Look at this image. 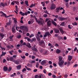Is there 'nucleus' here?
Listing matches in <instances>:
<instances>
[{
    "label": "nucleus",
    "mask_w": 78,
    "mask_h": 78,
    "mask_svg": "<svg viewBox=\"0 0 78 78\" xmlns=\"http://www.w3.org/2000/svg\"><path fill=\"white\" fill-rule=\"evenodd\" d=\"M52 77L54 78H56V76H55V75H53L52 76Z\"/></svg>",
    "instance_id": "nucleus-64"
},
{
    "label": "nucleus",
    "mask_w": 78,
    "mask_h": 78,
    "mask_svg": "<svg viewBox=\"0 0 78 78\" xmlns=\"http://www.w3.org/2000/svg\"><path fill=\"white\" fill-rule=\"evenodd\" d=\"M26 36H30V33H27V34H26Z\"/></svg>",
    "instance_id": "nucleus-62"
},
{
    "label": "nucleus",
    "mask_w": 78,
    "mask_h": 78,
    "mask_svg": "<svg viewBox=\"0 0 78 78\" xmlns=\"http://www.w3.org/2000/svg\"><path fill=\"white\" fill-rule=\"evenodd\" d=\"M52 74L51 73H48V76H51Z\"/></svg>",
    "instance_id": "nucleus-56"
},
{
    "label": "nucleus",
    "mask_w": 78,
    "mask_h": 78,
    "mask_svg": "<svg viewBox=\"0 0 78 78\" xmlns=\"http://www.w3.org/2000/svg\"><path fill=\"white\" fill-rule=\"evenodd\" d=\"M9 22H8L6 23V25L8 26H9L10 25V23H9L10 22V20H9Z\"/></svg>",
    "instance_id": "nucleus-45"
},
{
    "label": "nucleus",
    "mask_w": 78,
    "mask_h": 78,
    "mask_svg": "<svg viewBox=\"0 0 78 78\" xmlns=\"http://www.w3.org/2000/svg\"><path fill=\"white\" fill-rule=\"evenodd\" d=\"M32 40L33 41H35L36 40V38H33L32 39Z\"/></svg>",
    "instance_id": "nucleus-46"
},
{
    "label": "nucleus",
    "mask_w": 78,
    "mask_h": 78,
    "mask_svg": "<svg viewBox=\"0 0 78 78\" xmlns=\"http://www.w3.org/2000/svg\"><path fill=\"white\" fill-rule=\"evenodd\" d=\"M5 62H6V59H4L3 61V63H5Z\"/></svg>",
    "instance_id": "nucleus-55"
},
{
    "label": "nucleus",
    "mask_w": 78,
    "mask_h": 78,
    "mask_svg": "<svg viewBox=\"0 0 78 78\" xmlns=\"http://www.w3.org/2000/svg\"><path fill=\"white\" fill-rule=\"evenodd\" d=\"M64 61L63 60L59 62L58 64L59 67L61 68L62 67V66H63V64H64Z\"/></svg>",
    "instance_id": "nucleus-2"
},
{
    "label": "nucleus",
    "mask_w": 78,
    "mask_h": 78,
    "mask_svg": "<svg viewBox=\"0 0 78 78\" xmlns=\"http://www.w3.org/2000/svg\"><path fill=\"white\" fill-rule=\"evenodd\" d=\"M36 62V61L34 60V61H32L31 62V63L32 64H33V63H35Z\"/></svg>",
    "instance_id": "nucleus-53"
},
{
    "label": "nucleus",
    "mask_w": 78,
    "mask_h": 78,
    "mask_svg": "<svg viewBox=\"0 0 78 78\" xmlns=\"http://www.w3.org/2000/svg\"><path fill=\"white\" fill-rule=\"evenodd\" d=\"M71 26H72V25H68V28L69 29H72V27H71Z\"/></svg>",
    "instance_id": "nucleus-42"
},
{
    "label": "nucleus",
    "mask_w": 78,
    "mask_h": 78,
    "mask_svg": "<svg viewBox=\"0 0 78 78\" xmlns=\"http://www.w3.org/2000/svg\"><path fill=\"white\" fill-rule=\"evenodd\" d=\"M39 62H37V63L36 65V67H37V68H38V67H39Z\"/></svg>",
    "instance_id": "nucleus-27"
},
{
    "label": "nucleus",
    "mask_w": 78,
    "mask_h": 78,
    "mask_svg": "<svg viewBox=\"0 0 78 78\" xmlns=\"http://www.w3.org/2000/svg\"><path fill=\"white\" fill-rule=\"evenodd\" d=\"M12 30L13 33H15V31H16V29H15L14 28H12Z\"/></svg>",
    "instance_id": "nucleus-31"
},
{
    "label": "nucleus",
    "mask_w": 78,
    "mask_h": 78,
    "mask_svg": "<svg viewBox=\"0 0 78 78\" xmlns=\"http://www.w3.org/2000/svg\"><path fill=\"white\" fill-rule=\"evenodd\" d=\"M15 7L16 8V11H17V12H18V9H17V6H16Z\"/></svg>",
    "instance_id": "nucleus-52"
},
{
    "label": "nucleus",
    "mask_w": 78,
    "mask_h": 78,
    "mask_svg": "<svg viewBox=\"0 0 78 78\" xmlns=\"http://www.w3.org/2000/svg\"><path fill=\"white\" fill-rule=\"evenodd\" d=\"M14 62L16 64H19V62L18 60H14Z\"/></svg>",
    "instance_id": "nucleus-18"
},
{
    "label": "nucleus",
    "mask_w": 78,
    "mask_h": 78,
    "mask_svg": "<svg viewBox=\"0 0 78 78\" xmlns=\"http://www.w3.org/2000/svg\"><path fill=\"white\" fill-rule=\"evenodd\" d=\"M17 37L18 39H20V38H21V35H20V34H18L17 35Z\"/></svg>",
    "instance_id": "nucleus-16"
},
{
    "label": "nucleus",
    "mask_w": 78,
    "mask_h": 78,
    "mask_svg": "<svg viewBox=\"0 0 78 78\" xmlns=\"http://www.w3.org/2000/svg\"><path fill=\"white\" fill-rule=\"evenodd\" d=\"M39 78H44V76L42 74L40 75V76H38Z\"/></svg>",
    "instance_id": "nucleus-28"
},
{
    "label": "nucleus",
    "mask_w": 78,
    "mask_h": 78,
    "mask_svg": "<svg viewBox=\"0 0 78 78\" xmlns=\"http://www.w3.org/2000/svg\"><path fill=\"white\" fill-rule=\"evenodd\" d=\"M0 36L1 37V39H3V37L5 36V34H3L1 33L0 34Z\"/></svg>",
    "instance_id": "nucleus-19"
},
{
    "label": "nucleus",
    "mask_w": 78,
    "mask_h": 78,
    "mask_svg": "<svg viewBox=\"0 0 78 78\" xmlns=\"http://www.w3.org/2000/svg\"><path fill=\"white\" fill-rule=\"evenodd\" d=\"M62 56H59V61L60 62V61H62Z\"/></svg>",
    "instance_id": "nucleus-22"
},
{
    "label": "nucleus",
    "mask_w": 78,
    "mask_h": 78,
    "mask_svg": "<svg viewBox=\"0 0 78 78\" xmlns=\"http://www.w3.org/2000/svg\"><path fill=\"white\" fill-rule=\"evenodd\" d=\"M47 16H48L47 15V14H44L43 15V17H47Z\"/></svg>",
    "instance_id": "nucleus-48"
},
{
    "label": "nucleus",
    "mask_w": 78,
    "mask_h": 78,
    "mask_svg": "<svg viewBox=\"0 0 78 78\" xmlns=\"http://www.w3.org/2000/svg\"><path fill=\"white\" fill-rule=\"evenodd\" d=\"M18 52L19 53H22V51L20 49V50H18Z\"/></svg>",
    "instance_id": "nucleus-60"
},
{
    "label": "nucleus",
    "mask_w": 78,
    "mask_h": 78,
    "mask_svg": "<svg viewBox=\"0 0 78 78\" xmlns=\"http://www.w3.org/2000/svg\"><path fill=\"white\" fill-rule=\"evenodd\" d=\"M37 39V40L38 41H40V38H39V37H36Z\"/></svg>",
    "instance_id": "nucleus-44"
},
{
    "label": "nucleus",
    "mask_w": 78,
    "mask_h": 78,
    "mask_svg": "<svg viewBox=\"0 0 78 78\" xmlns=\"http://www.w3.org/2000/svg\"><path fill=\"white\" fill-rule=\"evenodd\" d=\"M56 52L57 53H58V54H59V53H60L61 52V50L59 49H57L56 50Z\"/></svg>",
    "instance_id": "nucleus-20"
},
{
    "label": "nucleus",
    "mask_w": 78,
    "mask_h": 78,
    "mask_svg": "<svg viewBox=\"0 0 78 78\" xmlns=\"http://www.w3.org/2000/svg\"><path fill=\"white\" fill-rule=\"evenodd\" d=\"M73 25H77V23L76 22H74L72 23Z\"/></svg>",
    "instance_id": "nucleus-47"
},
{
    "label": "nucleus",
    "mask_w": 78,
    "mask_h": 78,
    "mask_svg": "<svg viewBox=\"0 0 78 78\" xmlns=\"http://www.w3.org/2000/svg\"><path fill=\"white\" fill-rule=\"evenodd\" d=\"M50 34H52L53 33V30H52L50 32Z\"/></svg>",
    "instance_id": "nucleus-61"
},
{
    "label": "nucleus",
    "mask_w": 78,
    "mask_h": 78,
    "mask_svg": "<svg viewBox=\"0 0 78 78\" xmlns=\"http://www.w3.org/2000/svg\"><path fill=\"white\" fill-rule=\"evenodd\" d=\"M12 37L11 36H10L9 37V38L10 39L9 40V41H13V39H12Z\"/></svg>",
    "instance_id": "nucleus-34"
},
{
    "label": "nucleus",
    "mask_w": 78,
    "mask_h": 78,
    "mask_svg": "<svg viewBox=\"0 0 78 78\" xmlns=\"http://www.w3.org/2000/svg\"><path fill=\"white\" fill-rule=\"evenodd\" d=\"M35 58H36V57H35V56H32V59H34Z\"/></svg>",
    "instance_id": "nucleus-54"
},
{
    "label": "nucleus",
    "mask_w": 78,
    "mask_h": 78,
    "mask_svg": "<svg viewBox=\"0 0 78 78\" xmlns=\"http://www.w3.org/2000/svg\"><path fill=\"white\" fill-rule=\"evenodd\" d=\"M27 71V69H26L24 68L23 69H22V72H26Z\"/></svg>",
    "instance_id": "nucleus-39"
},
{
    "label": "nucleus",
    "mask_w": 78,
    "mask_h": 78,
    "mask_svg": "<svg viewBox=\"0 0 78 78\" xmlns=\"http://www.w3.org/2000/svg\"><path fill=\"white\" fill-rule=\"evenodd\" d=\"M25 3L26 5L28 6V1H25Z\"/></svg>",
    "instance_id": "nucleus-35"
},
{
    "label": "nucleus",
    "mask_w": 78,
    "mask_h": 78,
    "mask_svg": "<svg viewBox=\"0 0 78 78\" xmlns=\"http://www.w3.org/2000/svg\"><path fill=\"white\" fill-rule=\"evenodd\" d=\"M5 54H6V52H3V51H2V54L1 55V56H5Z\"/></svg>",
    "instance_id": "nucleus-24"
},
{
    "label": "nucleus",
    "mask_w": 78,
    "mask_h": 78,
    "mask_svg": "<svg viewBox=\"0 0 78 78\" xmlns=\"http://www.w3.org/2000/svg\"><path fill=\"white\" fill-rule=\"evenodd\" d=\"M64 23H65V22H63L61 23L60 24L61 26H64Z\"/></svg>",
    "instance_id": "nucleus-41"
},
{
    "label": "nucleus",
    "mask_w": 78,
    "mask_h": 78,
    "mask_svg": "<svg viewBox=\"0 0 78 78\" xmlns=\"http://www.w3.org/2000/svg\"><path fill=\"white\" fill-rule=\"evenodd\" d=\"M9 60L10 61L13 62L14 61V58L12 57H10L9 58Z\"/></svg>",
    "instance_id": "nucleus-21"
},
{
    "label": "nucleus",
    "mask_w": 78,
    "mask_h": 78,
    "mask_svg": "<svg viewBox=\"0 0 78 78\" xmlns=\"http://www.w3.org/2000/svg\"><path fill=\"white\" fill-rule=\"evenodd\" d=\"M8 67L6 66H4L3 67V70L4 72H6V71H7L8 70Z\"/></svg>",
    "instance_id": "nucleus-15"
},
{
    "label": "nucleus",
    "mask_w": 78,
    "mask_h": 78,
    "mask_svg": "<svg viewBox=\"0 0 78 78\" xmlns=\"http://www.w3.org/2000/svg\"><path fill=\"white\" fill-rule=\"evenodd\" d=\"M14 3H15V1H13L12 2H11V5H14Z\"/></svg>",
    "instance_id": "nucleus-51"
},
{
    "label": "nucleus",
    "mask_w": 78,
    "mask_h": 78,
    "mask_svg": "<svg viewBox=\"0 0 78 78\" xmlns=\"http://www.w3.org/2000/svg\"><path fill=\"white\" fill-rule=\"evenodd\" d=\"M51 25V21L50 20H49L47 23V25L49 27H50Z\"/></svg>",
    "instance_id": "nucleus-7"
},
{
    "label": "nucleus",
    "mask_w": 78,
    "mask_h": 78,
    "mask_svg": "<svg viewBox=\"0 0 78 78\" xmlns=\"http://www.w3.org/2000/svg\"><path fill=\"white\" fill-rule=\"evenodd\" d=\"M37 23H39V24H42V21H40L39 20H37Z\"/></svg>",
    "instance_id": "nucleus-26"
},
{
    "label": "nucleus",
    "mask_w": 78,
    "mask_h": 78,
    "mask_svg": "<svg viewBox=\"0 0 78 78\" xmlns=\"http://www.w3.org/2000/svg\"><path fill=\"white\" fill-rule=\"evenodd\" d=\"M43 43V41L39 42L38 43L39 45L40 46H42V44Z\"/></svg>",
    "instance_id": "nucleus-33"
},
{
    "label": "nucleus",
    "mask_w": 78,
    "mask_h": 78,
    "mask_svg": "<svg viewBox=\"0 0 78 78\" xmlns=\"http://www.w3.org/2000/svg\"><path fill=\"white\" fill-rule=\"evenodd\" d=\"M34 34H32L29 36V37H30V38H31L32 37H34Z\"/></svg>",
    "instance_id": "nucleus-43"
},
{
    "label": "nucleus",
    "mask_w": 78,
    "mask_h": 78,
    "mask_svg": "<svg viewBox=\"0 0 78 78\" xmlns=\"http://www.w3.org/2000/svg\"><path fill=\"white\" fill-rule=\"evenodd\" d=\"M50 34L49 32H47L45 33V34L44 35L43 37H46L47 36H50Z\"/></svg>",
    "instance_id": "nucleus-5"
},
{
    "label": "nucleus",
    "mask_w": 78,
    "mask_h": 78,
    "mask_svg": "<svg viewBox=\"0 0 78 78\" xmlns=\"http://www.w3.org/2000/svg\"><path fill=\"white\" fill-rule=\"evenodd\" d=\"M11 70H12V69L11 68L9 67V68L7 70L8 72H10L11 71Z\"/></svg>",
    "instance_id": "nucleus-38"
},
{
    "label": "nucleus",
    "mask_w": 78,
    "mask_h": 78,
    "mask_svg": "<svg viewBox=\"0 0 78 78\" xmlns=\"http://www.w3.org/2000/svg\"><path fill=\"white\" fill-rule=\"evenodd\" d=\"M20 28L19 27H16V29L17 30V31H18V29H19Z\"/></svg>",
    "instance_id": "nucleus-63"
},
{
    "label": "nucleus",
    "mask_w": 78,
    "mask_h": 78,
    "mask_svg": "<svg viewBox=\"0 0 78 78\" xmlns=\"http://www.w3.org/2000/svg\"><path fill=\"white\" fill-rule=\"evenodd\" d=\"M58 19L59 20H60V21H63V20H67V18H62V17L60 16H58Z\"/></svg>",
    "instance_id": "nucleus-3"
},
{
    "label": "nucleus",
    "mask_w": 78,
    "mask_h": 78,
    "mask_svg": "<svg viewBox=\"0 0 78 78\" xmlns=\"http://www.w3.org/2000/svg\"><path fill=\"white\" fill-rule=\"evenodd\" d=\"M26 45L28 47H29V48H31V46L30 45V44L29 43H27Z\"/></svg>",
    "instance_id": "nucleus-17"
},
{
    "label": "nucleus",
    "mask_w": 78,
    "mask_h": 78,
    "mask_svg": "<svg viewBox=\"0 0 78 78\" xmlns=\"http://www.w3.org/2000/svg\"><path fill=\"white\" fill-rule=\"evenodd\" d=\"M17 70H20L21 68L22 67V65H19L16 66Z\"/></svg>",
    "instance_id": "nucleus-6"
},
{
    "label": "nucleus",
    "mask_w": 78,
    "mask_h": 78,
    "mask_svg": "<svg viewBox=\"0 0 78 78\" xmlns=\"http://www.w3.org/2000/svg\"><path fill=\"white\" fill-rule=\"evenodd\" d=\"M56 9V5L53 4H52L51 5V7H50V9H51V10H52V9Z\"/></svg>",
    "instance_id": "nucleus-4"
},
{
    "label": "nucleus",
    "mask_w": 78,
    "mask_h": 78,
    "mask_svg": "<svg viewBox=\"0 0 78 78\" xmlns=\"http://www.w3.org/2000/svg\"><path fill=\"white\" fill-rule=\"evenodd\" d=\"M48 63L50 64H52V62L51 61H49Z\"/></svg>",
    "instance_id": "nucleus-58"
},
{
    "label": "nucleus",
    "mask_w": 78,
    "mask_h": 78,
    "mask_svg": "<svg viewBox=\"0 0 78 78\" xmlns=\"http://www.w3.org/2000/svg\"><path fill=\"white\" fill-rule=\"evenodd\" d=\"M59 30H60L61 33H62V34H64V31L62 29V28H60Z\"/></svg>",
    "instance_id": "nucleus-23"
},
{
    "label": "nucleus",
    "mask_w": 78,
    "mask_h": 78,
    "mask_svg": "<svg viewBox=\"0 0 78 78\" xmlns=\"http://www.w3.org/2000/svg\"><path fill=\"white\" fill-rule=\"evenodd\" d=\"M72 59V56L70 55H69L68 56V59L69 61H71Z\"/></svg>",
    "instance_id": "nucleus-12"
},
{
    "label": "nucleus",
    "mask_w": 78,
    "mask_h": 78,
    "mask_svg": "<svg viewBox=\"0 0 78 78\" xmlns=\"http://www.w3.org/2000/svg\"><path fill=\"white\" fill-rule=\"evenodd\" d=\"M46 63V61L45 60H44L42 61L41 62V65H44Z\"/></svg>",
    "instance_id": "nucleus-14"
},
{
    "label": "nucleus",
    "mask_w": 78,
    "mask_h": 78,
    "mask_svg": "<svg viewBox=\"0 0 78 78\" xmlns=\"http://www.w3.org/2000/svg\"><path fill=\"white\" fill-rule=\"evenodd\" d=\"M54 30L55 32V33H59V30L58 29H54Z\"/></svg>",
    "instance_id": "nucleus-11"
},
{
    "label": "nucleus",
    "mask_w": 78,
    "mask_h": 78,
    "mask_svg": "<svg viewBox=\"0 0 78 78\" xmlns=\"http://www.w3.org/2000/svg\"><path fill=\"white\" fill-rule=\"evenodd\" d=\"M43 72H44V73H46L47 72V71H46V69H44L43 71Z\"/></svg>",
    "instance_id": "nucleus-59"
},
{
    "label": "nucleus",
    "mask_w": 78,
    "mask_h": 78,
    "mask_svg": "<svg viewBox=\"0 0 78 78\" xmlns=\"http://www.w3.org/2000/svg\"><path fill=\"white\" fill-rule=\"evenodd\" d=\"M58 39H59V40H63V38L62 37L59 36L58 37Z\"/></svg>",
    "instance_id": "nucleus-30"
},
{
    "label": "nucleus",
    "mask_w": 78,
    "mask_h": 78,
    "mask_svg": "<svg viewBox=\"0 0 78 78\" xmlns=\"http://www.w3.org/2000/svg\"><path fill=\"white\" fill-rule=\"evenodd\" d=\"M43 50H44L40 48L39 49V51H40L41 53H42V52L43 51Z\"/></svg>",
    "instance_id": "nucleus-37"
},
{
    "label": "nucleus",
    "mask_w": 78,
    "mask_h": 78,
    "mask_svg": "<svg viewBox=\"0 0 78 78\" xmlns=\"http://www.w3.org/2000/svg\"><path fill=\"white\" fill-rule=\"evenodd\" d=\"M1 5L3 7H5V6H7V3H5L4 4L3 2H1Z\"/></svg>",
    "instance_id": "nucleus-8"
},
{
    "label": "nucleus",
    "mask_w": 78,
    "mask_h": 78,
    "mask_svg": "<svg viewBox=\"0 0 78 78\" xmlns=\"http://www.w3.org/2000/svg\"><path fill=\"white\" fill-rule=\"evenodd\" d=\"M13 20H14V23H15V24L17 23V19H16V18H13Z\"/></svg>",
    "instance_id": "nucleus-25"
},
{
    "label": "nucleus",
    "mask_w": 78,
    "mask_h": 78,
    "mask_svg": "<svg viewBox=\"0 0 78 78\" xmlns=\"http://www.w3.org/2000/svg\"><path fill=\"white\" fill-rule=\"evenodd\" d=\"M44 13H46V14H48L49 15H50V13H48V12L47 11V10H45L44 11Z\"/></svg>",
    "instance_id": "nucleus-36"
},
{
    "label": "nucleus",
    "mask_w": 78,
    "mask_h": 78,
    "mask_svg": "<svg viewBox=\"0 0 78 78\" xmlns=\"http://www.w3.org/2000/svg\"><path fill=\"white\" fill-rule=\"evenodd\" d=\"M56 12L57 13L59 12V10H60V7H57L56 8Z\"/></svg>",
    "instance_id": "nucleus-9"
},
{
    "label": "nucleus",
    "mask_w": 78,
    "mask_h": 78,
    "mask_svg": "<svg viewBox=\"0 0 78 78\" xmlns=\"http://www.w3.org/2000/svg\"><path fill=\"white\" fill-rule=\"evenodd\" d=\"M37 71V69H35L34 70L33 72H34L36 73V72Z\"/></svg>",
    "instance_id": "nucleus-49"
},
{
    "label": "nucleus",
    "mask_w": 78,
    "mask_h": 78,
    "mask_svg": "<svg viewBox=\"0 0 78 78\" xmlns=\"http://www.w3.org/2000/svg\"><path fill=\"white\" fill-rule=\"evenodd\" d=\"M25 68L27 69V70H31V69L28 68L27 66H25Z\"/></svg>",
    "instance_id": "nucleus-29"
},
{
    "label": "nucleus",
    "mask_w": 78,
    "mask_h": 78,
    "mask_svg": "<svg viewBox=\"0 0 78 78\" xmlns=\"http://www.w3.org/2000/svg\"><path fill=\"white\" fill-rule=\"evenodd\" d=\"M20 30H23L24 31H28V28L24 26H22L20 27Z\"/></svg>",
    "instance_id": "nucleus-1"
},
{
    "label": "nucleus",
    "mask_w": 78,
    "mask_h": 78,
    "mask_svg": "<svg viewBox=\"0 0 78 78\" xmlns=\"http://www.w3.org/2000/svg\"><path fill=\"white\" fill-rule=\"evenodd\" d=\"M51 22L52 24H53V25H54L55 26H56V25H57V24H56V22H55L54 21V20H51Z\"/></svg>",
    "instance_id": "nucleus-10"
},
{
    "label": "nucleus",
    "mask_w": 78,
    "mask_h": 78,
    "mask_svg": "<svg viewBox=\"0 0 78 78\" xmlns=\"http://www.w3.org/2000/svg\"><path fill=\"white\" fill-rule=\"evenodd\" d=\"M32 50L33 51H36L37 52V49L35 47H33L32 48Z\"/></svg>",
    "instance_id": "nucleus-13"
},
{
    "label": "nucleus",
    "mask_w": 78,
    "mask_h": 78,
    "mask_svg": "<svg viewBox=\"0 0 78 78\" xmlns=\"http://www.w3.org/2000/svg\"><path fill=\"white\" fill-rule=\"evenodd\" d=\"M34 7L35 6V4H32L30 6H29L30 8H33V7Z\"/></svg>",
    "instance_id": "nucleus-32"
},
{
    "label": "nucleus",
    "mask_w": 78,
    "mask_h": 78,
    "mask_svg": "<svg viewBox=\"0 0 78 78\" xmlns=\"http://www.w3.org/2000/svg\"><path fill=\"white\" fill-rule=\"evenodd\" d=\"M21 58L22 59H25V56H21Z\"/></svg>",
    "instance_id": "nucleus-57"
},
{
    "label": "nucleus",
    "mask_w": 78,
    "mask_h": 78,
    "mask_svg": "<svg viewBox=\"0 0 78 78\" xmlns=\"http://www.w3.org/2000/svg\"><path fill=\"white\" fill-rule=\"evenodd\" d=\"M15 3L16 4V5H19V2L18 1H15Z\"/></svg>",
    "instance_id": "nucleus-50"
},
{
    "label": "nucleus",
    "mask_w": 78,
    "mask_h": 78,
    "mask_svg": "<svg viewBox=\"0 0 78 78\" xmlns=\"http://www.w3.org/2000/svg\"><path fill=\"white\" fill-rule=\"evenodd\" d=\"M0 48H1L2 49V50H3V51H4L5 50V48H3V47H2V46H0Z\"/></svg>",
    "instance_id": "nucleus-40"
}]
</instances>
